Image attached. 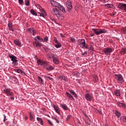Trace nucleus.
Instances as JSON below:
<instances>
[{
	"label": "nucleus",
	"instance_id": "nucleus-1",
	"mask_svg": "<svg viewBox=\"0 0 126 126\" xmlns=\"http://www.w3.org/2000/svg\"><path fill=\"white\" fill-rule=\"evenodd\" d=\"M51 4L52 6H54L55 7H58L61 11L63 12H65V10H64V7L63 5H62L60 3L55 1L51 0Z\"/></svg>",
	"mask_w": 126,
	"mask_h": 126
},
{
	"label": "nucleus",
	"instance_id": "nucleus-2",
	"mask_svg": "<svg viewBox=\"0 0 126 126\" xmlns=\"http://www.w3.org/2000/svg\"><path fill=\"white\" fill-rule=\"evenodd\" d=\"M78 44L82 49H89L88 44L86 43V41L83 39H78Z\"/></svg>",
	"mask_w": 126,
	"mask_h": 126
},
{
	"label": "nucleus",
	"instance_id": "nucleus-3",
	"mask_svg": "<svg viewBox=\"0 0 126 126\" xmlns=\"http://www.w3.org/2000/svg\"><path fill=\"white\" fill-rule=\"evenodd\" d=\"M115 78L118 83H120V84H123L125 82V80L124 79V77L121 74H115Z\"/></svg>",
	"mask_w": 126,
	"mask_h": 126
},
{
	"label": "nucleus",
	"instance_id": "nucleus-4",
	"mask_svg": "<svg viewBox=\"0 0 126 126\" xmlns=\"http://www.w3.org/2000/svg\"><path fill=\"white\" fill-rule=\"evenodd\" d=\"M37 8L40 10V12H38V16H42V17H44L45 18V16L47 15V13H46V12L43 8H42V7L39 4H37Z\"/></svg>",
	"mask_w": 126,
	"mask_h": 126
},
{
	"label": "nucleus",
	"instance_id": "nucleus-5",
	"mask_svg": "<svg viewBox=\"0 0 126 126\" xmlns=\"http://www.w3.org/2000/svg\"><path fill=\"white\" fill-rule=\"evenodd\" d=\"M37 63L38 65H41L42 67H47L48 66V62L42 60H37Z\"/></svg>",
	"mask_w": 126,
	"mask_h": 126
},
{
	"label": "nucleus",
	"instance_id": "nucleus-6",
	"mask_svg": "<svg viewBox=\"0 0 126 126\" xmlns=\"http://www.w3.org/2000/svg\"><path fill=\"white\" fill-rule=\"evenodd\" d=\"M85 98L87 100V101H92L93 100V94H85Z\"/></svg>",
	"mask_w": 126,
	"mask_h": 126
},
{
	"label": "nucleus",
	"instance_id": "nucleus-7",
	"mask_svg": "<svg viewBox=\"0 0 126 126\" xmlns=\"http://www.w3.org/2000/svg\"><path fill=\"white\" fill-rule=\"evenodd\" d=\"M117 7L120 9H121V10H123V11H125V12H126V3H120L117 6Z\"/></svg>",
	"mask_w": 126,
	"mask_h": 126
},
{
	"label": "nucleus",
	"instance_id": "nucleus-8",
	"mask_svg": "<svg viewBox=\"0 0 126 126\" xmlns=\"http://www.w3.org/2000/svg\"><path fill=\"white\" fill-rule=\"evenodd\" d=\"M103 52L106 56H109L111 55V53H113V49L111 48H105Z\"/></svg>",
	"mask_w": 126,
	"mask_h": 126
},
{
	"label": "nucleus",
	"instance_id": "nucleus-9",
	"mask_svg": "<svg viewBox=\"0 0 126 126\" xmlns=\"http://www.w3.org/2000/svg\"><path fill=\"white\" fill-rule=\"evenodd\" d=\"M3 92L5 94H6L7 96H13V95H14L13 92H10V89L3 90Z\"/></svg>",
	"mask_w": 126,
	"mask_h": 126
},
{
	"label": "nucleus",
	"instance_id": "nucleus-10",
	"mask_svg": "<svg viewBox=\"0 0 126 126\" xmlns=\"http://www.w3.org/2000/svg\"><path fill=\"white\" fill-rule=\"evenodd\" d=\"M34 40L35 41L33 42V45H35V44L36 47H37V48H40V47L42 46V43H40V42L37 40V39H36V37L34 38Z\"/></svg>",
	"mask_w": 126,
	"mask_h": 126
},
{
	"label": "nucleus",
	"instance_id": "nucleus-11",
	"mask_svg": "<svg viewBox=\"0 0 126 126\" xmlns=\"http://www.w3.org/2000/svg\"><path fill=\"white\" fill-rule=\"evenodd\" d=\"M60 12H61V11H60V10L58 9L57 8H54L52 11V13L53 14V15H56V16Z\"/></svg>",
	"mask_w": 126,
	"mask_h": 126
},
{
	"label": "nucleus",
	"instance_id": "nucleus-12",
	"mask_svg": "<svg viewBox=\"0 0 126 126\" xmlns=\"http://www.w3.org/2000/svg\"><path fill=\"white\" fill-rule=\"evenodd\" d=\"M66 5L68 9H72V5L71 4V1L68 0L66 2Z\"/></svg>",
	"mask_w": 126,
	"mask_h": 126
},
{
	"label": "nucleus",
	"instance_id": "nucleus-13",
	"mask_svg": "<svg viewBox=\"0 0 126 126\" xmlns=\"http://www.w3.org/2000/svg\"><path fill=\"white\" fill-rule=\"evenodd\" d=\"M56 16L59 20H63V19H64V16H63V14L61 12H60L58 15Z\"/></svg>",
	"mask_w": 126,
	"mask_h": 126
},
{
	"label": "nucleus",
	"instance_id": "nucleus-14",
	"mask_svg": "<svg viewBox=\"0 0 126 126\" xmlns=\"http://www.w3.org/2000/svg\"><path fill=\"white\" fill-rule=\"evenodd\" d=\"M53 63L55 64H59L60 63V61L59 60V57H55L53 59Z\"/></svg>",
	"mask_w": 126,
	"mask_h": 126
},
{
	"label": "nucleus",
	"instance_id": "nucleus-15",
	"mask_svg": "<svg viewBox=\"0 0 126 126\" xmlns=\"http://www.w3.org/2000/svg\"><path fill=\"white\" fill-rule=\"evenodd\" d=\"M60 107L62 108L64 111H67V110H68V107L65 104H61Z\"/></svg>",
	"mask_w": 126,
	"mask_h": 126
},
{
	"label": "nucleus",
	"instance_id": "nucleus-16",
	"mask_svg": "<svg viewBox=\"0 0 126 126\" xmlns=\"http://www.w3.org/2000/svg\"><path fill=\"white\" fill-rule=\"evenodd\" d=\"M53 108L58 115H60L61 114V112H60V109H59V107L58 106L54 105Z\"/></svg>",
	"mask_w": 126,
	"mask_h": 126
},
{
	"label": "nucleus",
	"instance_id": "nucleus-17",
	"mask_svg": "<svg viewBox=\"0 0 126 126\" xmlns=\"http://www.w3.org/2000/svg\"><path fill=\"white\" fill-rule=\"evenodd\" d=\"M114 94L117 97H119V96H121V91H120V90H116V91H115Z\"/></svg>",
	"mask_w": 126,
	"mask_h": 126
},
{
	"label": "nucleus",
	"instance_id": "nucleus-18",
	"mask_svg": "<svg viewBox=\"0 0 126 126\" xmlns=\"http://www.w3.org/2000/svg\"><path fill=\"white\" fill-rule=\"evenodd\" d=\"M117 104L118 106V107H120L121 108H126V104L124 103H121L120 102H117Z\"/></svg>",
	"mask_w": 126,
	"mask_h": 126
},
{
	"label": "nucleus",
	"instance_id": "nucleus-19",
	"mask_svg": "<svg viewBox=\"0 0 126 126\" xmlns=\"http://www.w3.org/2000/svg\"><path fill=\"white\" fill-rule=\"evenodd\" d=\"M46 70H48V71H52L53 69L55 68V66L50 65L48 67H45Z\"/></svg>",
	"mask_w": 126,
	"mask_h": 126
},
{
	"label": "nucleus",
	"instance_id": "nucleus-20",
	"mask_svg": "<svg viewBox=\"0 0 126 126\" xmlns=\"http://www.w3.org/2000/svg\"><path fill=\"white\" fill-rule=\"evenodd\" d=\"M65 95L67 96V97H68V98L70 99V100H74L73 96H72V95H71L70 94L68 93V92H66Z\"/></svg>",
	"mask_w": 126,
	"mask_h": 126
},
{
	"label": "nucleus",
	"instance_id": "nucleus-21",
	"mask_svg": "<svg viewBox=\"0 0 126 126\" xmlns=\"http://www.w3.org/2000/svg\"><path fill=\"white\" fill-rule=\"evenodd\" d=\"M8 56H9V58H10L11 61H12V62H13V61H15L16 60H17V58L14 56V55H9Z\"/></svg>",
	"mask_w": 126,
	"mask_h": 126
},
{
	"label": "nucleus",
	"instance_id": "nucleus-22",
	"mask_svg": "<svg viewBox=\"0 0 126 126\" xmlns=\"http://www.w3.org/2000/svg\"><path fill=\"white\" fill-rule=\"evenodd\" d=\"M93 31H94V33L96 34V35H100V30H97L95 29H92V30Z\"/></svg>",
	"mask_w": 126,
	"mask_h": 126
},
{
	"label": "nucleus",
	"instance_id": "nucleus-23",
	"mask_svg": "<svg viewBox=\"0 0 126 126\" xmlns=\"http://www.w3.org/2000/svg\"><path fill=\"white\" fill-rule=\"evenodd\" d=\"M38 79L39 83L40 84H41V85H43V84H44V80H43L42 77H41L40 76H38Z\"/></svg>",
	"mask_w": 126,
	"mask_h": 126
},
{
	"label": "nucleus",
	"instance_id": "nucleus-24",
	"mask_svg": "<svg viewBox=\"0 0 126 126\" xmlns=\"http://www.w3.org/2000/svg\"><path fill=\"white\" fill-rule=\"evenodd\" d=\"M47 56L49 59H54V58H55V54L49 52V53H48Z\"/></svg>",
	"mask_w": 126,
	"mask_h": 126
},
{
	"label": "nucleus",
	"instance_id": "nucleus-25",
	"mask_svg": "<svg viewBox=\"0 0 126 126\" xmlns=\"http://www.w3.org/2000/svg\"><path fill=\"white\" fill-rule=\"evenodd\" d=\"M14 44L16 45L17 46H18L19 47H21V42L18 40H15L14 41Z\"/></svg>",
	"mask_w": 126,
	"mask_h": 126
},
{
	"label": "nucleus",
	"instance_id": "nucleus-26",
	"mask_svg": "<svg viewBox=\"0 0 126 126\" xmlns=\"http://www.w3.org/2000/svg\"><path fill=\"white\" fill-rule=\"evenodd\" d=\"M69 92L71 94H72V95H73V96H74V97H75V98H77V94H76L74 91H73V90H70Z\"/></svg>",
	"mask_w": 126,
	"mask_h": 126
},
{
	"label": "nucleus",
	"instance_id": "nucleus-27",
	"mask_svg": "<svg viewBox=\"0 0 126 126\" xmlns=\"http://www.w3.org/2000/svg\"><path fill=\"white\" fill-rule=\"evenodd\" d=\"M104 6H105L106 8H113V7H114V5L112 4H105Z\"/></svg>",
	"mask_w": 126,
	"mask_h": 126
},
{
	"label": "nucleus",
	"instance_id": "nucleus-28",
	"mask_svg": "<svg viewBox=\"0 0 126 126\" xmlns=\"http://www.w3.org/2000/svg\"><path fill=\"white\" fill-rule=\"evenodd\" d=\"M55 48L57 49H59V48H61L62 47V44L61 42H59L56 43V44L55 45Z\"/></svg>",
	"mask_w": 126,
	"mask_h": 126
},
{
	"label": "nucleus",
	"instance_id": "nucleus-29",
	"mask_svg": "<svg viewBox=\"0 0 126 126\" xmlns=\"http://www.w3.org/2000/svg\"><path fill=\"white\" fill-rule=\"evenodd\" d=\"M120 120L121 122L126 123V116H121L120 117Z\"/></svg>",
	"mask_w": 126,
	"mask_h": 126
},
{
	"label": "nucleus",
	"instance_id": "nucleus-30",
	"mask_svg": "<svg viewBox=\"0 0 126 126\" xmlns=\"http://www.w3.org/2000/svg\"><path fill=\"white\" fill-rule=\"evenodd\" d=\"M59 79L61 81L63 80L64 81H66V78H65L64 76H60L59 77Z\"/></svg>",
	"mask_w": 126,
	"mask_h": 126
},
{
	"label": "nucleus",
	"instance_id": "nucleus-31",
	"mask_svg": "<svg viewBox=\"0 0 126 126\" xmlns=\"http://www.w3.org/2000/svg\"><path fill=\"white\" fill-rule=\"evenodd\" d=\"M31 13L32 14V15H35V16H37V15H38V14H37L36 11L35 10H34L33 9L31 10Z\"/></svg>",
	"mask_w": 126,
	"mask_h": 126
},
{
	"label": "nucleus",
	"instance_id": "nucleus-32",
	"mask_svg": "<svg viewBox=\"0 0 126 126\" xmlns=\"http://www.w3.org/2000/svg\"><path fill=\"white\" fill-rule=\"evenodd\" d=\"M30 121H33L34 120V115L31 112L30 113Z\"/></svg>",
	"mask_w": 126,
	"mask_h": 126
},
{
	"label": "nucleus",
	"instance_id": "nucleus-33",
	"mask_svg": "<svg viewBox=\"0 0 126 126\" xmlns=\"http://www.w3.org/2000/svg\"><path fill=\"white\" fill-rule=\"evenodd\" d=\"M48 40L49 38L48 37V36H46L44 38H42V42L43 43H45V42H48Z\"/></svg>",
	"mask_w": 126,
	"mask_h": 126
},
{
	"label": "nucleus",
	"instance_id": "nucleus-34",
	"mask_svg": "<svg viewBox=\"0 0 126 126\" xmlns=\"http://www.w3.org/2000/svg\"><path fill=\"white\" fill-rule=\"evenodd\" d=\"M36 39H37V41H38V42H42V40L43 39V38H41V37H40V36L38 35L37 36H36L35 37Z\"/></svg>",
	"mask_w": 126,
	"mask_h": 126
},
{
	"label": "nucleus",
	"instance_id": "nucleus-35",
	"mask_svg": "<svg viewBox=\"0 0 126 126\" xmlns=\"http://www.w3.org/2000/svg\"><path fill=\"white\" fill-rule=\"evenodd\" d=\"M100 34H102L103 33H107V30L105 29H99Z\"/></svg>",
	"mask_w": 126,
	"mask_h": 126
},
{
	"label": "nucleus",
	"instance_id": "nucleus-36",
	"mask_svg": "<svg viewBox=\"0 0 126 126\" xmlns=\"http://www.w3.org/2000/svg\"><path fill=\"white\" fill-rule=\"evenodd\" d=\"M25 4L27 6H29L30 5V0H27L25 2Z\"/></svg>",
	"mask_w": 126,
	"mask_h": 126
},
{
	"label": "nucleus",
	"instance_id": "nucleus-37",
	"mask_svg": "<svg viewBox=\"0 0 126 126\" xmlns=\"http://www.w3.org/2000/svg\"><path fill=\"white\" fill-rule=\"evenodd\" d=\"M17 63H18L17 59H16V60H14L12 61V63L13 65H17Z\"/></svg>",
	"mask_w": 126,
	"mask_h": 126
},
{
	"label": "nucleus",
	"instance_id": "nucleus-38",
	"mask_svg": "<svg viewBox=\"0 0 126 126\" xmlns=\"http://www.w3.org/2000/svg\"><path fill=\"white\" fill-rule=\"evenodd\" d=\"M93 80H94V81L95 82H97V81H98V77L97 76V75H95L94 77H93Z\"/></svg>",
	"mask_w": 126,
	"mask_h": 126
},
{
	"label": "nucleus",
	"instance_id": "nucleus-39",
	"mask_svg": "<svg viewBox=\"0 0 126 126\" xmlns=\"http://www.w3.org/2000/svg\"><path fill=\"white\" fill-rule=\"evenodd\" d=\"M122 55H125L126 53V48H123L121 51Z\"/></svg>",
	"mask_w": 126,
	"mask_h": 126
},
{
	"label": "nucleus",
	"instance_id": "nucleus-40",
	"mask_svg": "<svg viewBox=\"0 0 126 126\" xmlns=\"http://www.w3.org/2000/svg\"><path fill=\"white\" fill-rule=\"evenodd\" d=\"M44 78L45 79H46L47 80H53V78H51V77H50L49 76H44Z\"/></svg>",
	"mask_w": 126,
	"mask_h": 126
},
{
	"label": "nucleus",
	"instance_id": "nucleus-41",
	"mask_svg": "<svg viewBox=\"0 0 126 126\" xmlns=\"http://www.w3.org/2000/svg\"><path fill=\"white\" fill-rule=\"evenodd\" d=\"M115 114L118 117H120V116H121V113L118 112V111H115Z\"/></svg>",
	"mask_w": 126,
	"mask_h": 126
},
{
	"label": "nucleus",
	"instance_id": "nucleus-42",
	"mask_svg": "<svg viewBox=\"0 0 126 126\" xmlns=\"http://www.w3.org/2000/svg\"><path fill=\"white\" fill-rule=\"evenodd\" d=\"M22 70H21L20 69H16V70H15V71L16 72H17L18 73H21Z\"/></svg>",
	"mask_w": 126,
	"mask_h": 126
},
{
	"label": "nucleus",
	"instance_id": "nucleus-43",
	"mask_svg": "<svg viewBox=\"0 0 126 126\" xmlns=\"http://www.w3.org/2000/svg\"><path fill=\"white\" fill-rule=\"evenodd\" d=\"M88 49L89 50H91V51H94V47H93V45H91V46L90 47H89V48H88Z\"/></svg>",
	"mask_w": 126,
	"mask_h": 126
},
{
	"label": "nucleus",
	"instance_id": "nucleus-44",
	"mask_svg": "<svg viewBox=\"0 0 126 126\" xmlns=\"http://www.w3.org/2000/svg\"><path fill=\"white\" fill-rule=\"evenodd\" d=\"M70 41H71V42H73V43H74L75 42V38L73 37H70Z\"/></svg>",
	"mask_w": 126,
	"mask_h": 126
},
{
	"label": "nucleus",
	"instance_id": "nucleus-45",
	"mask_svg": "<svg viewBox=\"0 0 126 126\" xmlns=\"http://www.w3.org/2000/svg\"><path fill=\"white\" fill-rule=\"evenodd\" d=\"M3 116L4 117V119H3V122L4 123H5V121H6V116H5V114H3Z\"/></svg>",
	"mask_w": 126,
	"mask_h": 126
},
{
	"label": "nucleus",
	"instance_id": "nucleus-46",
	"mask_svg": "<svg viewBox=\"0 0 126 126\" xmlns=\"http://www.w3.org/2000/svg\"><path fill=\"white\" fill-rule=\"evenodd\" d=\"M54 41H55V42L56 43L59 42V41H58V39H57V37H54Z\"/></svg>",
	"mask_w": 126,
	"mask_h": 126
},
{
	"label": "nucleus",
	"instance_id": "nucleus-47",
	"mask_svg": "<svg viewBox=\"0 0 126 126\" xmlns=\"http://www.w3.org/2000/svg\"><path fill=\"white\" fill-rule=\"evenodd\" d=\"M36 120L38 122H40L41 121H42V118H39V117H37L36 118Z\"/></svg>",
	"mask_w": 126,
	"mask_h": 126
},
{
	"label": "nucleus",
	"instance_id": "nucleus-48",
	"mask_svg": "<svg viewBox=\"0 0 126 126\" xmlns=\"http://www.w3.org/2000/svg\"><path fill=\"white\" fill-rule=\"evenodd\" d=\"M20 4H22L23 3V0H18Z\"/></svg>",
	"mask_w": 126,
	"mask_h": 126
},
{
	"label": "nucleus",
	"instance_id": "nucleus-49",
	"mask_svg": "<svg viewBox=\"0 0 126 126\" xmlns=\"http://www.w3.org/2000/svg\"><path fill=\"white\" fill-rule=\"evenodd\" d=\"M36 34V31L32 30V35L33 36L35 35V34Z\"/></svg>",
	"mask_w": 126,
	"mask_h": 126
},
{
	"label": "nucleus",
	"instance_id": "nucleus-50",
	"mask_svg": "<svg viewBox=\"0 0 126 126\" xmlns=\"http://www.w3.org/2000/svg\"><path fill=\"white\" fill-rule=\"evenodd\" d=\"M9 30H10L11 31H14V30L13 29V28H12V27H10L9 28Z\"/></svg>",
	"mask_w": 126,
	"mask_h": 126
},
{
	"label": "nucleus",
	"instance_id": "nucleus-51",
	"mask_svg": "<svg viewBox=\"0 0 126 126\" xmlns=\"http://www.w3.org/2000/svg\"><path fill=\"white\" fill-rule=\"evenodd\" d=\"M8 27L9 28V27H12V25L11 24V23H9L8 24Z\"/></svg>",
	"mask_w": 126,
	"mask_h": 126
},
{
	"label": "nucleus",
	"instance_id": "nucleus-52",
	"mask_svg": "<svg viewBox=\"0 0 126 126\" xmlns=\"http://www.w3.org/2000/svg\"><path fill=\"white\" fill-rule=\"evenodd\" d=\"M55 121H56V122L57 124H60V120H58V119L56 118Z\"/></svg>",
	"mask_w": 126,
	"mask_h": 126
},
{
	"label": "nucleus",
	"instance_id": "nucleus-53",
	"mask_svg": "<svg viewBox=\"0 0 126 126\" xmlns=\"http://www.w3.org/2000/svg\"><path fill=\"white\" fill-rule=\"evenodd\" d=\"M69 119H70V116H69V115H68L67 116V118H66V121H68V120H69Z\"/></svg>",
	"mask_w": 126,
	"mask_h": 126
},
{
	"label": "nucleus",
	"instance_id": "nucleus-54",
	"mask_svg": "<svg viewBox=\"0 0 126 126\" xmlns=\"http://www.w3.org/2000/svg\"><path fill=\"white\" fill-rule=\"evenodd\" d=\"M20 73L22 74V75H25V73H24L23 70L21 71Z\"/></svg>",
	"mask_w": 126,
	"mask_h": 126
},
{
	"label": "nucleus",
	"instance_id": "nucleus-55",
	"mask_svg": "<svg viewBox=\"0 0 126 126\" xmlns=\"http://www.w3.org/2000/svg\"><path fill=\"white\" fill-rule=\"evenodd\" d=\"M85 118L87 119V120H88V121H90V119H89V117H88V116H87V115H85Z\"/></svg>",
	"mask_w": 126,
	"mask_h": 126
},
{
	"label": "nucleus",
	"instance_id": "nucleus-56",
	"mask_svg": "<svg viewBox=\"0 0 126 126\" xmlns=\"http://www.w3.org/2000/svg\"><path fill=\"white\" fill-rule=\"evenodd\" d=\"M60 36L62 38H63V37H64V35L62 33H60Z\"/></svg>",
	"mask_w": 126,
	"mask_h": 126
},
{
	"label": "nucleus",
	"instance_id": "nucleus-57",
	"mask_svg": "<svg viewBox=\"0 0 126 126\" xmlns=\"http://www.w3.org/2000/svg\"><path fill=\"white\" fill-rule=\"evenodd\" d=\"M49 124H50V125H51V126H53V123H52V122H51V121L48 120V121Z\"/></svg>",
	"mask_w": 126,
	"mask_h": 126
},
{
	"label": "nucleus",
	"instance_id": "nucleus-58",
	"mask_svg": "<svg viewBox=\"0 0 126 126\" xmlns=\"http://www.w3.org/2000/svg\"><path fill=\"white\" fill-rule=\"evenodd\" d=\"M82 56H84V55H87V51H85L84 53H82Z\"/></svg>",
	"mask_w": 126,
	"mask_h": 126
},
{
	"label": "nucleus",
	"instance_id": "nucleus-59",
	"mask_svg": "<svg viewBox=\"0 0 126 126\" xmlns=\"http://www.w3.org/2000/svg\"><path fill=\"white\" fill-rule=\"evenodd\" d=\"M52 120H55V121L56 120V119H57V118H56L54 116H52Z\"/></svg>",
	"mask_w": 126,
	"mask_h": 126
},
{
	"label": "nucleus",
	"instance_id": "nucleus-60",
	"mask_svg": "<svg viewBox=\"0 0 126 126\" xmlns=\"http://www.w3.org/2000/svg\"><path fill=\"white\" fill-rule=\"evenodd\" d=\"M40 125H41V126H43V120H41V121H40Z\"/></svg>",
	"mask_w": 126,
	"mask_h": 126
},
{
	"label": "nucleus",
	"instance_id": "nucleus-61",
	"mask_svg": "<svg viewBox=\"0 0 126 126\" xmlns=\"http://www.w3.org/2000/svg\"><path fill=\"white\" fill-rule=\"evenodd\" d=\"M10 99H11V100H14V96H13V95L12 96L10 97Z\"/></svg>",
	"mask_w": 126,
	"mask_h": 126
},
{
	"label": "nucleus",
	"instance_id": "nucleus-62",
	"mask_svg": "<svg viewBox=\"0 0 126 126\" xmlns=\"http://www.w3.org/2000/svg\"><path fill=\"white\" fill-rule=\"evenodd\" d=\"M95 34H94V33H91L90 34V36L91 37H93L94 36Z\"/></svg>",
	"mask_w": 126,
	"mask_h": 126
},
{
	"label": "nucleus",
	"instance_id": "nucleus-63",
	"mask_svg": "<svg viewBox=\"0 0 126 126\" xmlns=\"http://www.w3.org/2000/svg\"><path fill=\"white\" fill-rule=\"evenodd\" d=\"M111 16H115V13H112L111 14Z\"/></svg>",
	"mask_w": 126,
	"mask_h": 126
},
{
	"label": "nucleus",
	"instance_id": "nucleus-64",
	"mask_svg": "<svg viewBox=\"0 0 126 126\" xmlns=\"http://www.w3.org/2000/svg\"><path fill=\"white\" fill-rule=\"evenodd\" d=\"M104 2H108L109 1V0H103Z\"/></svg>",
	"mask_w": 126,
	"mask_h": 126
}]
</instances>
